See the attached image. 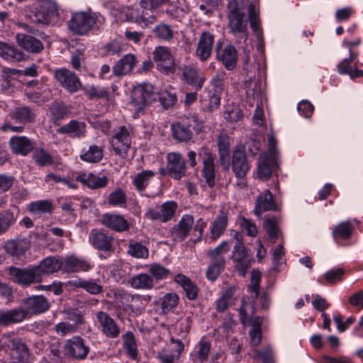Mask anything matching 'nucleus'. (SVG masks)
Masks as SVG:
<instances>
[{"instance_id":"nucleus-1","label":"nucleus","mask_w":363,"mask_h":363,"mask_svg":"<svg viewBox=\"0 0 363 363\" xmlns=\"http://www.w3.org/2000/svg\"><path fill=\"white\" fill-rule=\"evenodd\" d=\"M48 299L42 295L25 298L19 308L7 311H0V325H9L21 323L32 315L45 312L50 308Z\"/></svg>"},{"instance_id":"nucleus-2","label":"nucleus","mask_w":363,"mask_h":363,"mask_svg":"<svg viewBox=\"0 0 363 363\" xmlns=\"http://www.w3.org/2000/svg\"><path fill=\"white\" fill-rule=\"evenodd\" d=\"M228 29L237 43H245L248 38L247 20L244 0H229L227 6Z\"/></svg>"},{"instance_id":"nucleus-3","label":"nucleus","mask_w":363,"mask_h":363,"mask_svg":"<svg viewBox=\"0 0 363 363\" xmlns=\"http://www.w3.org/2000/svg\"><path fill=\"white\" fill-rule=\"evenodd\" d=\"M157 99L155 87L149 83H143L135 86L132 91L130 104L133 107L134 118L145 113V109Z\"/></svg>"},{"instance_id":"nucleus-4","label":"nucleus","mask_w":363,"mask_h":363,"mask_svg":"<svg viewBox=\"0 0 363 363\" xmlns=\"http://www.w3.org/2000/svg\"><path fill=\"white\" fill-rule=\"evenodd\" d=\"M103 17L95 13L77 12L72 15L69 21V28L77 35H86L98 28L102 23Z\"/></svg>"},{"instance_id":"nucleus-5","label":"nucleus","mask_w":363,"mask_h":363,"mask_svg":"<svg viewBox=\"0 0 363 363\" xmlns=\"http://www.w3.org/2000/svg\"><path fill=\"white\" fill-rule=\"evenodd\" d=\"M201 128L196 115H190L171 125L174 139L181 143H187L194 137V133Z\"/></svg>"},{"instance_id":"nucleus-6","label":"nucleus","mask_w":363,"mask_h":363,"mask_svg":"<svg viewBox=\"0 0 363 363\" xmlns=\"http://www.w3.org/2000/svg\"><path fill=\"white\" fill-rule=\"evenodd\" d=\"M236 239L237 242L232 251L231 259L238 274L245 277L251 266L252 258L246 250L241 240V235L236 233Z\"/></svg>"},{"instance_id":"nucleus-7","label":"nucleus","mask_w":363,"mask_h":363,"mask_svg":"<svg viewBox=\"0 0 363 363\" xmlns=\"http://www.w3.org/2000/svg\"><path fill=\"white\" fill-rule=\"evenodd\" d=\"M179 206L174 201H167L155 208H149L145 213L148 220L162 223L172 220L176 216Z\"/></svg>"},{"instance_id":"nucleus-8","label":"nucleus","mask_w":363,"mask_h":363,"mask_svg":"<svg viewBox=\"0 0 363 363\" xmlns=\"http://www.w3.org/2000/svg\"><path fill=\"white\" fill-rule=\"evenodd\" d=\"M58 6L55 1H49L41 9L28 18L31 23L38 26H48L56 23L58 20Z\"/></svg>"},{"instance_id":"nucleus-9","label":"nucleus","mask_w":363,"mask_h":363,"mask_svg":"<svg viewBox=\"0 0 363 363\" xmlns=\"http://www.w3.org/2000/svg\"><path fill=\"white\" fill-rule=\"evenodd\" d=\"M9 275L13 282L23 286H29L41 281V277L35 267L28 268L11 267Z\"/></svg>"},{"instance_id":"nucleus-10","label":"nucleus","mask_w":363,"mask_h":363,"mask_svg":"<svg viewBox=\"0 0 363 363\" xmlns=\"http://www.w3.org/2000/svg\"><path fill=\"white\" fill-rule=\"evenodd\" d=\"M152 58L160 72L169 74L175 72L174 59L167 47H156L152 52Z\"/></svg>"},{"instance_id":"nucleus-11","label":"nucleus","mask_w":363,"mask_h":363,"mask_svg":"<svg viewBox=\"0 0 363 363\" xmlns=\"http://www.w3.org/2000/svg\"><path fill=\"white\" fill-rule=\"evenodd\" d=\"M233 172L237 179L245 178L250 169L245 147L242 145H237L233 152L231 162Z\"/></svg>"},{"instance_id":"nucleus-12","label":"nucleus","mask_w":363,"mask_h":363,"mask_svg":"<svg viewBox=\"0 0 363 363\" xmlns=\"http://www.w3.org/2000/svg\"><path fill=\"white\" fill-rule=\"evenodd\" d=\"M89 241L94 249L99 251L111 253L115 250L113 235L104 230H91L89 233Z\"/></svg>"},{"instance_id":"nucleus-13","label":"nucleus","mask_w":363,"mask_h":363,"mask_svg":"<svg viewBox=\"0 0 363 363\" xmlns=\"http://www.w3.org/2000/svg\"><path fill=\"white\" fill-rule=\"evenodd\" d=\"M54 76L60 85L68 92L75 93L82 88L79 77L67 68L55 69Z\"/></svg>"},{"instance_id":"nucleus-14","label":"nucleus","mask_w":363,"mask_h":363,"mask_svg":"<svg viewBox=\"0 0 363 363\" xmlns=\"http://www.w3.org/2000/svg\"><path fill=\"white\" fill-rule=\"evenodd\" d=\"M109 142L117 155L123 159L128 157V152L131 146V138L125 126H121L118 131L111 138Z\"/></svg>"},{"instance_id":"nucleus-15","label":"nucleus","mask_w":363,"mask_h":363,"mask_svg":"<svg viewBox=\"0 0 363 363\" xmlns=\"http://www.w3.org/2000/svg\"><path fill=\"white\" fill-rule=\"evenodd\" d=\"M64 348L67 355L78 360L84 359L90 351L89 347L80 336H74L67 340Z\"/></svg>"},{"instance_id":"nucleus-16","label":"nucleus","mask_w":363,"mask_h":363,"mask_svg":"<svg viewBox=\"0 0 363 363\" xmlns=\"http://www.w3.org/2000/svg\"><path fill=\"white\" fill-rule=\"evenodd\" d=\"M96 318L101 333L108 338H117L121 330L116 320L106 312L100 311L96 313Z\"/></svg>"},{"instance_id":"nucleus-17","label":"nucleus","mask_w":363,"mask_h":363,"mask_svg":"<svg viewBox=\"0 0 363 363\" xmlns=\"http://www.w3.org/2000/svg\"><path fill=\"white\" fill-rule=\"evenodd\" d=\"M167 171L175 179H180L186 174V161L181 153L169 152L167 155Z\"/></svg>"},{"instance_id":"nucleus-18","label":"nucleus","mask_w":363,"mask_h":363,"mask_svg":"<svg viewBox=\"0 0 363 363\" xmlns=\"http://www.w3.org/2000/svg\"><path fill=\"white\" fill-rule=\"evenodd\" d=\"M221 43L216 44V59L221 62L228 70H233L238 62V53L233 45H227L221 50Z\"/></svg>"},{"instance_id":"nucleus-19","label":"nucleus","mask_w":363,"mask_h":363,"mask_svg":"<svg viewBox=\"0 0 363 363\" xmlns=\"http://www.w3.org/2000/svg\"><path fill=\"white\" fill-rule=\"evenodd\" d=\"M214 35L209 31H204L199 36L196 44L195 56L197 57L200 61L205 62L211 57L214 43Z\"/></svg>"},{"instance_id":"nucleus-20","label":"nucleus","mask_w":363,"mask_h":363,"mask_svg":"<svg viewBox=\"0 0 363 363\" xmlns=\"http://www.w3.org/2000/svg\"><path fill=\"white\" fill-rule=\"evenodd\" d=\"M100 223L111 230L121 233L129 230L130 224L121 214L106 213L100 218Z\"/></svg>"},{"instance_id":"nucleus-21","label":"nucleus","mask_w":363,"mask_h":363,"mask_svg":"<svg viewBox=\"0 0 363 363\" xmlns=\"http://www.w3.org/2000/svg\"><path fill=\"white\" fill-rule=\"evenodd\" d=\"M17 45L23 50L31 54H39L43 49L42 41L33 35L18 33L15 36Z\"/></svg>"},{"instance_id":"nucleus-22","label":"nucleus","mask_w":363,"mask_h":363,"mask_svg":"<svg viewBox=\"0 0 363 363\" xmlns=\"http://www.w3.org/2000/svg\"><path fill=\"white\" fill-rule=\"evenodd\" d=\"M277 208V205L269 190L265 189L257 196L254 213L258 218H261L264 212L276 211Z\"/></svg>"},{"instance_id":"nucleus-23","label":"nucleus","mask_w":363,"mask_h":363,"mask_svg":"<svg viewBox=\"0 0 363 363\" xmlns=\"http://www.w3.org/2000/svg\"><path fill=\"white\" fill-rule=\"evenodd\" d=\"M220 164L224 171H228L230 166V151L231 138L225 133H220L216 140Z\"/></svg>"},{"instance_id":"nucleus-24","label":"nucleus","mask_w":363,"mask_h":363,"mask_svg":"<svg viewBox=\"0 0 363 363\" xmlns=\"http://www.w3.org/2000/svg\"><path fill=\"white\" fill-rule=\"evenodd\" d=\"M194 224L192 216L184 215L179 223L171 230V235L175 242H182L189 235Z\"/></svg>"},{"instance_id":"nucleus-25","label":"nucleus","mask_w":363,"mask_h":363,"mask_svg":"<svg viewBox=\"0 0 363 363\" xmlns=\"http://www.w3.org/2000/svg\"><path fill=\"white\" fill-rule=\"evenodd\" d=\"M181 79L185 83L195 86L196 91L200 90L206 81V78L199 74V69L194 65H184Z\"/></svg>"},{"instance_id":"nucleus-26","label":"nucleus","mask_w":363,"mask_h":363,"mask_svg":"<svg viewBox=\"0 0 363 363\" xmlns=\"http://www.w3.org/2000/svg\"><path fill=\"white\" fill-rule=\"evenodd\" d=\"M278 167L275 155H261L257 165V176L259 179L268 180L272 172Z\"/></svg>"},{"instance_id":"nucleus-27","label":"nucleus","mask_w":363,"mask_h":363,"mask_svg":"<svg viewBox=\"0 0 363 363\" xmlns=\"http://www.w3.org/2000/svg\"><path fill=\"white\" fill-rule=\"evenodd\" d=\"M0 57L13 63L23 62L28 59V56L14 45L3 41H0Z\"/></svg>"},{"instance_id":"nucleus-28","label":"nucleus","mask_w":363,"mask_h":363,"mask_svg":"<svg viewBox=\"0 0 363 363\" xmlns=\"http://www.w3.org/2000/svg\"><path fill=\"white\" fill-rule=\"evenodd\" d=\"M138 63L135 55L129 53L118 60L112 68L113 74L116 77H123L131 73Z\"/></svg>"},{"instance_id":"nucleus-29","label":"nucleus","mask_w":363,"mask_h":363,"mask_svg":"<svg viewBox=\"0 0 363 363\" xmlns=\"http://www.w3.org/2000/svg\"><path fill=\"white\" fill-rule=\"evenodd\" d=\"M93 265L87 260L74 255L68 256L62 262V269L67 273L87 272Z\"/></svg>"},{"instance_id":"nucleus-30","label":"nucleus","mask_w":363,"mask_h":363,"mask_svg":"<svg viewBox=\"0 0 363 363\" xmlns=\"http://www.w3.org/2000/svg\"><path fill=\"white\" fill-rule=\"evenodd\" d=\"M357 55L350 51L348 58L342 60L337 65V71L340 74H348L352 79L363 77V70L358 69L356 67L357 63L354 62Z\"/></svg>"},{"instance_id":"nucleus-31","label":"nucleus","mask_w":363,"mask_h":363,"mask_svg":"<svg viewBox=\"0 0 363 363\" xmlns=\"http://www.w3.org/2000/svg\"><path fill=\"white\" fill-rule=\"evenodd\" d=\"M77 180L91 189L104 188L108 183V178L106 176L99 177L91 172L79 174Z\"/></svg>"},{"instance_id":"nucleus-32","label":"nucleus","mask_w":363,"mask_h":363,"mask_svg":"<svg viewBox=\"0 0 363 363\" xmlns=\"http://www.w3.org/2000/svg\"><path fill=\"white\" fill-rule=\"evenodd\" d=\"M12 152L16 155L26 156L33 150V143L26 136H13L9 140Z\"/></svg>"},{"instance_id":"nucleus-33","label":"nucleus","mask_w":363,"mask_h":363,"mask_svg":"<svg viewBox=\"0 0 363 363\" xmlns=\"http://www.w3.org/2000/svg\"><path fill=\"white\" fill-rule=\"evenodd\" d=\"M104 151V147L103 145H90L80 151L79 158L87 163H98L103 159Z\"/></svg>"},{"instance_id":"nucleus-34","label":"nucleus","mask_w":363,"mask_h":363,"mask_svg":"<svg viewBox=\"0 0 363 363\" xmlns=\"http://www.w3.org/2000/svg\"><path fill=\"white\" fill-rule=\"evenodd\" d=\"M19 70L12 68L4 67L0 72V92L6 94H11L14 91L15 78L13 75L18 73Z\"/></svg>"},{"instance_id":"nucleus-35","label":"nucleus","mask_w":363,"mask_h":363,"mask_svg":"<svg viewBox=\"0 0 363 363\" xmlns=\"http://www.w3.org/2000/svg\"><path fill=\"white\" fill-rule=\"evenodd\" d=\"M8 116L16 123L25 125L35 121V113L29 106H19L13 108Z\"/></svg>"},{"instance_id":"nucleus-36","label":"nucleus","mask_w":363,"mask_h":363,"mask_svg":"<svg viewBox=\"0 0 363 363\" xmlns=\"http://www.w3.org/2000/svg\"><path fill=\"white\" fill-rule=\"evenodd\" d=\"M35 268L38 269L42 281L44 274H52L62 269V261L55 257H48L35 266Z\"/></svg>"},{"instance_id":"nucleus-37","label":"nucleus","mask_w":363,"mask_h":363,"mask_svg":"<svg viewBox=\"0 0 363 363\" xmlns=\"http://www.w3.org/2000/svg\"><path fill=\"white\" fill-rule=\"evenodd\" d=\"M60 134H67L72 138H80L85 136L86 125L84 122L72 120L69 123L57 129Z\"/></svg>"},{"instance_id":"nucleus-38","label":"nucleus","mask_w":363,"mask_h":363,"mask_svg":"<svg viewBox=\"0 0 363 363\" xmlns=\"http://www.w3.org/2000/svg\"><path fill=\"white\" fill-rule=\"evenodd\" d=\"M123 347L127 355L133 360H138L139 352L138 344L134 333L132 331H126L122 335Z\"/></svg>"},{"instance_id":"nucleus-39","label":"nucleus","mask_w":363,"mask_h":363,"mask_svg":"<svg viewBox=\"0 0 363 363\" xmlns=\"http://www.w3.org/2000/svg\"><path fill=\"white\" fill-rule=\"evenodd\" d=\"M174 281L179 284L185 291L186 296L189 300H195L198 296V287L186 276L178 274L174 277Z\"/></svg>"},{"instance_id":"nucleus-40","label":"nucleus","mask_w":363,"mask_h":363,"mask_svg":"<svg viewBox=\"0 0 363 363\" xmlns=\"http://www.w3.org/2000/svg\"><path fill=\"white\" fill-rule=\"evenodd\" d=\"M230 250V244L228 241H223L217 247L210 249L207 252V256L211 262L217 263L221 265L225 264L224 255Z\"/></svg>"},{"instance_id":"nucleus-41","label":"nucleus","mask_w":363,"mask_h":363,"mask_svg":"<svg viewBox=\"0 0 363 363\" xmlns=\"http://www.w3.org/2000/svg\"><path fill=\"white\" fill-rule=\"evenodd\" d=\"M111 293L116 301L121 303L125 310L130 309L131 311H133L134 307L131 303L135 300L138 301L140 299L138 295H133L121 288L113 289L111 290Z\"/></svg>"},{"instance_id":"nucleus-42","label":"nucleus","mask_w":363,"mask_h":363,"mask_svg":"<svg viewBox=\"0 0 363 363\" xmlns=\"http://www.w3.org/2000/svg\"><path fill=\"white\" fill-rule=\"evenodd\" d=\"M155 175L156 173L154 171L143 170L134 176L132 180V184L138 192L142 193L145 191L150 180Z\"/></svg>"},{"instance_id":"nucleus-43","label":"nucleus","mask_w":363,"mask_h":363,"mask_svg":"<svg viewBox=\"0 0 363 363\" xmlns=\"http://www.w3.org/2000/svg\"><path fill=\"white\" fill-rule=\"evenodd\" d=\"M235 292V286H230L222 292L216 301V310L218 313H224L234 303Z\"/></svg>"},{"instance_id":"nucleus-44","label":"nucleus","mask_w":363,"mask_h":363,"mask_svg":"<svg viewBox=\"0 0 363 363\" xmlns=\"http://www.w3.org/2000/svg\"><path fill=\"white\" fill-rule=\"evenodd\" d=\"M128 282L133 288L136 289H151L154 286L152 277L145 273H140L130 277Z\"/></svg>"},{"instance_id":"nucleus-45","label":"nucleus","mask_w":363,"mask_h":363,"mask_svg":"<svg viewBox=\"0 0 363 363\" xmlns=\"http://www.w3.org/2000/svg\"><path fill=\"white\" fill-rule=\"evenodd\" d=\"M29 248L27 239H16L8 240L5 244L6 251L13 256H21Z\"/></svg>"},{"instance_id":"nucleus-46","label":"nucleus","mask_w":363,"mask_h":363,"mask_svg":"<svg viewBox=\"0 0 363 363\" xmlns=\"http://www.w3.org/2000/svg\"><path fill=\"white\" fill-rule=\"evenodd\" d=\"M279 222L280 220L279 218L272 216L267 218L263 223V228L269 237V240H270L272 243H274L277 239H278L279 236H281Z\"/></svg>"},{"instance_id":"nucleus-47","label":"nucleus","mask_w":363,"mask_h":363,"mask_svg":"<svg viewBox=\"0 0 363 363\" xmlns=\"http://www.w3.org/2000/svg\"><path fill=\"white\" fill-rule=\"evenodd\" d=\"M228 225V216L224 211H220L212 223L211 228V238L213 240L218 239L225 231Z\"/></svg>"},{"instance_id":"nucleus-48","label":"nucleus","mask_w":363,"mask_h":363,"mask_svg":"<svg viewBox=\"0 0 363 363\" xmlns=\"http://www.w3.org/2000/svg\"><path fill=\"white\" fill-rule=\"evenodd\" d=\"M28 210L30 213L35 215L51 213L53 211V205L49 200H38L30 203Z\"/></svg>"},{"instance_id":"nucleus-49","label":"nucleus","mask_w":363,"mask_h":363,"mask_svg":"<svg viewBox=\"0 0 363 363\" xmlns=\"http://www.w3.org/2000/svg\"><path fill=\"white\" fill-rule=\"evenodd\" d=\"M107 203L111 206L125 208L127 204L126 193L120 187L115 189L108 195Z\"/></svg>"},{"instance_id":"nucleus-50","label":"nucleus","mask_w":363,"mask_h":363,"mask_svg":"<svg viewBox=\"0 0 363 363\" xmlns=\"http://www.w3.org/2000/svg\"><path fill=\"white\" fill-rule=\"evenodd\" d=\"M84 91V94L89 99H108L109 93L104 87L94 85H86L81 89Z\"/></svg>"},{"instance_id":"nucleus-51","label":"nucleus","mask_w":363,"mask_h":363,"mask_svg":"<svg viewBox=\"0 0 363 363\" xmlns=\"http://www.w3.org/2000/svg\"><path fill=\"white\" fill-rule=\"evenodd\" d=\"M127 253L137 259H146L149 256V250L147 247L143 245L141 242L130 240Z\"/></svg>"},{"instance_id":"nucleus-52","label":"nucleus","mask_w":363,"mask_h":363,"mask_svg":"<svg viewBox=\"0 0 363 363\" xmlns=\"http://www.w3.org/2000/svg\"><path fill=\"white\" fill-rule=\"evenodd\" d=\"M17 213L11 210L0 212V235L5 233L16 221Z\"/></svg>"},{"instance_id":"nucleus-53","label":"nucleus","mask_w":363,"mask_h":363,"mask_svg":"<svg viewBox=\"0 0 363 363\" xmlns=\"http://www.w3.org/2000/svg\"><path fill=\"white\" fill-rule=\"evenodd\" d=\"M248 18L250 28L253 32L259 37L262 35V31L260 28V18L259 16V11L257 10L256 6L253 4H250L248 7Z\"/></svg>"},{"instance_id":"nucleus-54","label":"nucleus","mask_w":363,"mask_h":363,"mask_svg":"<svg viewBox=\"0 0 363 363\" xmlns=\"http://www.w3.org/2000/svg\"><path fill=\"white\" fill-rule=\"evenodd\" d=\"M155 36L164 41H170L174 38V31L172 28L164 23H160L153 28Z\"/></svg>"},{"instance_id":"nucleus-55","label":"nucleus","mask_w":363,"mask_h":363,"mask_svg":"<svg viewBox=\"0 0 363 363\" xmlns=\"http://www.w3.org/2000/svg\"><path fill=\"white\" fill-rule=\"evenodd\" d=\"M203 167L201 169V176L205 179L206 184L208 187L213 188L216 185V170H215V163L207 162L202 163Z\"/></svg>"},{"instance_id":"nucleus-56","label":"nucleus","mask_w":363,"mask_h":363,"mask_svg":"<svg viewBox=\"0 0 363 363\" xmlns=\"http://www.w3.org/2000/svg\"><path fill=\"white\" fill-rule=\"evenodd\" d=\"M195 350V361L199 363H206L211 350L210 342L201 339L196 345Z\"/></svg>"},{"instance_id":"nucleus-57","label":"nucleus","mask_w":363,"mask_h":363,"mask_svg":"<svg viewBox=\"0 0 363 363\" xmlns=\"http://www.w3.org/2000/svg\"><path fill=\"white\" fill-rule=\"evenodd\" d=\"M352 233V225L350 221L342 222L335 225L333 230V236L335 240L341 238L344 240L349 239Z\"/></svg>"},{"instance_id":"nucleus-58","label":"nucleus","mask_w":363,"mask_h":363,"mask_svg":"<svg viewBox=\"0 0 363 363\" xmlns=\"http://www.w3.org/2000/svg\"><path fill=\"white\" fill-rule=\"evenodd\" d=\"M223 117L227 122L235 123L238 122L243 117L241 109L236 105H228L225 108Z\"/></svg>"},{"instance_id":"nucleus-59","label":"nucleus","mask_w":363,"mask_h":363,"mask_svg":"<svg viewBox=\"0 0 363 363\" xmlns=\"http://www.w3.org/2000/svg\"><path fill=\"white\" fill-rule=\"evenodd\" d=\"M33 159L35 163L44 167L53 163V159L48 152L44 148H37L33 153Z\"/></svg>"},{"instance_id":"nucleus-60","label":"nucleus","mask_w":363,"mask_h":363,"mask_svg":"<svg viewBox=\"0 0 363 363\" xmlns=\"http://www.w3.org/2000/svg\"><path fill=\"white\" fill-rule=\"evenodd\" d=\"M149 272L150 276L154 277L157 280L165 279L171 274L169 269L156 263L149 266Z\"/></svg>"},{"instance_id":"nucleus-61","label":"nucleus","mask_w":363,"mask_h":363,"mask_svg":"<svg viewBox=\"0 0 363 363\" xmlns=\"http://www.w3.org/2000/svg\"><path fill=\"white\" fill-rule=\"evenodd\" d=\"M7 346L10 349L18 352L22 357L28 354V348L27 345L19 337L9 339L7 342Z\"/></svg>"},{"instance_id":"nucleus-62","label":"nucleus","mask_w":363,"mask_h":363,"mask_svg":"<svg viewBox=\"0 0 363 363\" xmlns=\"http://www.w3.org/2000/svg\"><path fill=\"white\" fill-rule=\"evenodd\" d=\"M179 302V296L174 293H169L164 296L162 301V310L164 313H168L174 308Z\"/></svg>"},{"instance_id":"nucleus-63","label":"nucleus","mask_w":363,"mask_h":363,"mask_svg":"<svg viewBox=\"0 0 363 363\" xmlns=\"http://www.w3.org/2000/svg\"><path fill=\"white\" fill-rule=\"evenodd\" d=\"M254 354V358L259 359L262 363H274L273 352L269 345L259 350H255Z\"/></svg>"},{"instance_id":"nucleus-64","label":"nucleus","mask_w":363,"mask_h":363,"mask_svg":"<svg viewBox=\"0 0 363 363\" xmlns=\"http://www.w3.org/2000/svg\"><path fill=\"white\" fill-rule=\"evenodd\" d=\"M64 313L67 320L74 322L72 325H76L77 330L79 326L85 324V319L82 312L69 309L65 311Z\"/></svg>"}]
</instances>
